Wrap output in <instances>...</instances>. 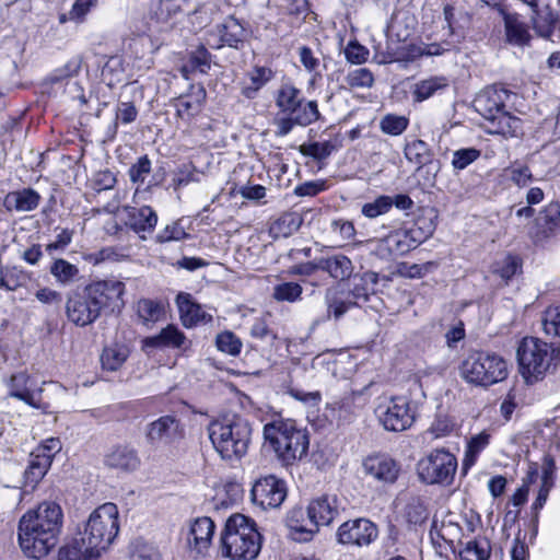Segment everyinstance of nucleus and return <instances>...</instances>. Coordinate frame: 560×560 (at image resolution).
Instances as JSON below:
<instances>
[{
	"label": "nucleus",
	"mask_w": 560,
	"mask_h": 560,
	"mask_svg": "<svg viewBox=\"0 0 560 560\" xmlns=\"http://www.w3.org/2000/svg\"><path fill=\"white\" fill-rule=\"evenodd\" d=\"M516 357L525 381L536 382L556 370L560 361V345L525 337L517 347Z\"/></svg>",
	"instance_id": "nucleus-5"
},
{
	"label": "nucleus",
	"mask_w": 560,
	"mask_h": 560,
	"mask_svg": "<svg viewBox=\"0 0 560 560\" xmlns=\"http://www.w3.org/2000/svg\"><path fill=\"white\" fill-rule=\"evenodd\" d=\"M289 115L293 117L295 122L300 126H308L318 120L320 116L317 102L305 101L304 98L301 100L294 112H291Z\"/></svg>",
	"instance_id": "nucleus-48"
},
{
	"label": "nucleus",
	"mask_w": 560,
	"mask_h": 560,
	"mask_svg": "<svg viewBox=\"0 0 560 560\" xmlns=\"http://www.w3.org/2000/svg\"><path fill=\"white\" fill-rule=\"evenodd\" d=\"M450 86V81L444 75H432L415 83L412 98L415 102H423L435 95L442 94Z\"/></svg>",
	"instance_id": "nucleus-30"
},
{
	"label": "nucleus",
	"mask_w": 560,
	"mask_h": 560,
	"mask_svg": "<svg viewBox=\"0 0 560 560\" xmlns=\"http://www.w3.org/2000/svg\"><path fill=\"white\" fill-rule=\"evenodd\" d=\"M302 219L295 213H284L271 223L269 232L273 238L288 237L299 230Z\"/></svg>",
	"instance_id": "nucleus-44"
},
{
	"label": "nucleus",
	"mask_w": 560,
	"mask_h": 560,
	"mask_svg": "<svg viewBox=\"0 0 560 560\" xmlns=\"http://www.w3.org/2000/svg\"><path fill=\"white\" fill-rule=\"evenodd\" d=\"M105 465L108 468L121 472H132L141 465L138 451L130 445H118L113 447L105 456Z\"/></svg>",
	"instance_id": "nucleus-20"
},
{
	"label": "nucleus",
	"mask_w": 560,
	"mask_h": 560,
	"mask_svg": "<svg viewBox=\"0 0 560 560\" xmlns=\"http://www.w3.org/2000/svg\"><path fill=\"white\" fill-rule=\"evenodd\" d=\"M346 82L351 88H371L374 83V77L369 69L358 68L347 74Z\"/></svg>",
	"instance_id": "nucleus-62"
},
{
	"label": "nucleus",
	"mask_w": 560,
	"mask_h": 560,
	"mask_svg": "<svg viewBox=\"0 0 560 560\" xmlns=\"http://www.w3.org/2000/svg\"><path fill=\"white\" fill-rule=\"evenodd\" d=\"M510 97L505 89L497 86L487 88L474 100V107L486 120L490 122V133L509 136L514 135L518 119L505 110V102Z\"/></svg>",
	"instance_id": "nucleus-8"
},
{
	"label": "nucleus",
	"mask_w": 560,
	"mask_h": 560,
	"mask_svg": "<svg viewBox=\"0 0 560 560\" xmlns=\"http://www.w3.org/2000/svg\"><path fill=\"white\" fill-rule=\"evenodd\" d=\"M377 418L386 431L402 432L409 429L415 416L406 397H393L376 409Z\"/></svg>",
	"instance_id": "nucleus-12"
},
{
	"label": "nucleus",
	"mask_w": 560,
	"mask_h": 560,
	"mask_svg": "<svg viewBox=\"0 0 560 560\" xmlns=\"http://www.w3.org/2000/svg\"><path fill=\"white\" fill-rule=\"evenodd\" d=\"M220 540L222 555L231 560H254L261 549L256 523L243 514H233L226 520Z\"/></svg>",
	"instance_id": "nucleus-4"
},
{
	"label": "nucleus",
	"mask_w": 560,
	"mask_h": 560,
	"mask_svg": "<svg viewBox=\"0 0 560 560\" xmlns=\"http://www.w3.org/2000/svg\"><path fill=\"white\" fill-rule=\"evenodd\" d=\"M480 155L481 151L476 148H462L455 150L452 154V167L455 172H460L477 161Z\"/></svg>",
	"instance_id": "nucleus-55"
},
{
	"label": "nucleus",
	"mask_w": 560,
	"mask_h": 560,
	"mask_svg": "<svg viewBox=\"0 0 560 560\" xmlns=\"http://www.w3.org/2000/svg\"><path fill=\"white\" fill-rule=\"evenodd\" d=\"M50 465L48 457L32 452L28 466L24 471L25 486L34 488L47 474Z\"/></svg>",
	"instance_id": "nucleus-38"
},
{
	"label": "nucleus",
	"mask_w": 560,
	"mask_h": 560,
	"mask_svg": "<svg viewBox=\"0 0 560 560\" xmlns=\"http://www.w3.org/2000/svg\"><path fill=\"white\" fill-rule=\"evenodd\" d=\"M541 324L547 336L560 338V305L547 308Z\"/></svg>",
	"instance_id": "nucleus-61"
},
{
	"label": "nucleus",
	"mask_w": 560,
	"mask_h": 560,
	"mask_svg": "<svg viewBox=\"0 0 560 560\" xmlns=\"http://www.w3.org/2000/svg\"><path fill=\"white\" fill-rule=\"evenodd\" d=\"M302 509H293L287 516V526L290 530V537L295 541H308L316 533V526L304 520Z\"/></svg>",
	"instance_id": "nucleus-31"
},
{
	"label": "nucleus",
	"mask_w": 560,
	"mask_h": 560,
	"mask_svg": "<svg viewBox=\"0 0 560 560\" xmlns=\"http://www.w3.org/2000/svg\"><path fill=\"white\" fill-rule=\"evenodd\" d=\"M219 43L212 45L213 48L229 46L238 49L243 45L246 32L243 25L233 16H229L224 22L218 25Z\"/></svg>",
	"instance_id": "nucleus-26"
},
{
	"label": "nucleus",
	"mask_w": 560,
	"mask_h": 560,
	"mask_svg": "<svg viewBox=\"0 0 560 560\" xmlns=\"http://www.w3.org/2000/svg\"><path fill=\"white\" fill-rule=\"evenodd\" d=\"M436 268V264L433 261H428L424 264H408L401 262L398 266V272L406 278H421L427 273L431 272Z\"/></svg>",
	"instance_id": "nucleus-63"
},
{
	"label": "nucleus",
	"mask_w": 560,
	"mask_h": 560,
	"mask_svg": "<svg viewBox=\"0 0 560 560\" xmlns=\"http://www.w3.org/2000/svg\"><path fill=\"white\" fill-rule=\"evenodd\" d=\"M138 117V109L132 102H119L115 110V121L113 124V136L117 133L118 122L124 125L133 122Z\"/></svg>",
	"instance_id": "nucleus-58"
},
{
	"label": "nucleus",
	"mask_w": 560,
	"mask_h": 560,
	"mask_svg": "<svg viewBox=\"0 0 560 560\" xmlns=\"http://www.w3.org/2000/svg\"><path fill=\"white\" fill-rule=\"evenodd\" d=\"M119 532V513L112 502L97 506L89 516L81 536L89 549L100 557L115 540Z\"/></svg>",
	"instance_id": "nucleus-9"
},
{
	"label": "nucleus",
	"mask_w": 560,
	"mask_h": 560,
	"mask_svg": "<svg viewBox=\"0 0 560 560\" xmlns=\"http://www.w3.org/2000/svg\"><path fill=\"white\" fill-rule=\"evenodd\" d=\"M2 270L3 290L5 291H15L25 287L31 280V275L16 266H2Z\"/></svg>",
	"instance_id": "nucleus-51"
},
{
	"label": "nucleus",
	"mask_w": 560,
	"mask_h": 560,
	"mask_svg": "<svg viewBox=\"0 0 560 560\" xmlns=\"http://www.w3.org/2000/svg\"><path fill=\"white\" fill-rule=\"evenodd\" d=\"M98 0H75L69 11V20L75 23H83L86 15L97 7Z\"/></svg>",
	"instance_id": "nucleus-64"
},
{
	"label": "nucleus",
	"mask_w": 560,
	"mask_h": 560,
	"mask_svg": "<svg viewBox=\"0 0 560 560\" xmlns=\"http://www.w3.org/2000/svg\"><path fill=\"white\" fill-rule=\"evenodd\" d=\"M63 525L61 506L44 501L20 518L18 538L22 551L30 558L46 557L58 544Z\"/></svg>",
	"instance_id": "nucleus-1"
},
{
	"label": "nucleus",
	"mask_w": 560,
	"mask_h": 560,
	"mask_svg": "<svg viewBox=\"0 0 560 560\" xmlns=\"http://www.w3.org/2000/svg\"><path fill=\"white\" fill-rule=\"evenodd\" d=\"M40 199L36 190L24 188L8 192L3 199V206L8 211L30 212L38 207Z\"/></svg>",
	"instance_id": "nucleus-27"
},
{
	"label": "nucleus",
	"mask_w": 560,
	"mask_h": 560,
	"mask_svg": "<svg viewBox=\"0 0 560 560\" xmlns=\"http://www.w3.org/2000/svg\"><path fill=\"white\" fill-rule=\"evenodd\" d=\"M129 355V350L124 345L106 347L101 355L102 366L108 371H117Z\"/></svg>",
	"instance_id": "nucleus-45"
},
{
	"label": "nucleus",
	"mask_w": 560,
	"mask_h": 560,
	"mask_svg": "<svg viewBox=\"0 0 560 560\" xmlns=\"http://www.w3.org/2000/svg\"><path fill=\"white\" fill-rule=\"evenodd\" d=\"M362 468L366 476L383 485L395 483L400 472V465L385 454L368 456L362 463Z\"/></svg>",
	"instance_id": "nucleus-16"
},
{
	"label": "nucleus",
	"mask_w": 560,
	"mask_h": 560,
	"mask_svg": "<svg viewBox=\"0 0 560 560\" xmlns=\"http://www.w3.org/2000/svg\"><path fill=\"white\" fill-rule=\"evenodd\" d=\"M97 557L93 549L88 548L82 536L68 541L58 551V560H91Z\"/></svg>",
	"instance_id": "nucleus-35"
},
{
	"label": "nucleus",
	"mask_w": 560,
	"mask_h": 560,
	"mask_svg": "<svg viewBox=\"0 0 560 560\" xmlns=\"http://www.w3.org/2000/svg\"><path fill=\"white\" fill-rule=\"evenodd\" d=\"M125 284L115 279L92 282L67 295L66 315L70 323L85 327L98 319L103 310L120 312L125 302Z\"/></svg>",
	"instance_id": "nucleus-2"
},
{
	"label": "nucleus",
	"mask_w": 560,
	"mask_h": 560,
	"mask_svg": "<svg viewBox=\"0 0 560 560\" xmlns=\"http://www.w3.org/2000/svg\"><path fill=\"white\" fill-rule=\"evenodd\" d=\"M560 231V205L550 202L546 206L535 219V231L533 237L536 242H541Z\"/></svg>",
	"instance_id": "nucleus-19"
},
{
	"label": "nucleus",
	"mask_w": 560,
	"mask_h": 560,
	"mask_svg": "<svg viewBox=\"0 0 560 560\" xmlns=\"http://www.w3.org/2000/svg\"><path fill=\"white\" fill-rule=\"evenodd\" d=\"M137 314L144 326L152 327L163 318L165 314L164 304L150 299H141L137 303Z\"/></svg>",
	"instance_id": "nucleus-36"
},
{
	"label": "nucleus",
	"mask_w": 560,
	"mask_h": 560,
	"mask_svg": "<svg viewBox=\"0 0 560 560\" xmlns=\"http://www.w3.org/2000/svg\"><path fill=\"white\" fill-rule=\"evenodd\" d=\"M189 0H158L152 7L147 22V33L150 37L170 32L174 22L173 19L182 12L183 7Z\"/></svg>",
	"instance_id": "nucleus-13"
},
{
	"label": "nucleus",
	"mask_w": 560,
	"mask_h": 560,
	"mask_svg": "<svg viewBox=\"0 0 560 560\" xmlns=\"http://www.w3.org/2000/svg\"><path fill=\"white\" fill-rule=\"evenodd\" d=\"M530 12V22L535 33L539 37L550 39L560 24V13L551 9L549 1Z\"/></svg>",
	"instance_id": "nucleus-21"
},
{
	"label": "nucleus",
	"mask_w": 560,
	"mask_h": 560,
	"mask_svg": "<svg viewBox=\"0 0 560 560\" xmlns=\"http://www.w3.org/2000/svg\"><path fill=\"white\" fill-rule=\"evenodd\" d=\"M185 431L180 420L174 415H165L145 425L147 444L161 453H173L176 445L184 439Z\"/></svg>",
	"instance_id": "nucleus-10"
},
{
	"label": "nucleus",
	"mask_w": 560,
	"mask_h": 560,
	"mask_svg": "<svg viewBox=\"0 0 560 560\" xmlns=\"http://www.w3.org/2000/svg\"><path fill=\"white\" fill-rule=\"evenodd\" d=\"M250 84L242 89V95L248 100L256 97L258 91L265 86L273 77V72L267 67H255L248 73Z\"/></svg>",
	"instance_id": "nucleus-43"
},
{
	"label": "nucleus",
	"mask_w": 560,
	"mask_h": 560,
	"mask_svg": "<svg viewBox=\"0 0 560 560\" xmlns=\"http://www.w3.org/2000/svg\"><path fill=\"white\" fill-rule=\"evenodd\" d=\"M354 285L350 292L353 299L368 301L371 294L376 292V284L378 282V275L373 271L364 272L359 278L354 279Z\"/></svg>",
	"instance_id": "nucleus-46"
},
{
	"label": "nucleus",
	"mask_w": 560,
	"mask_h": 560,
	"mask_svg": "<svg viewBox=\"0 0 560 560\" xmlns=\"http://www.w3.org/2000/svg\"><path fill=\"white\" fill-rule=\"evenodd\" d=\"M34 382L25 374L19 373L11 377L10 395L30 406L39 407L40 389H33Z\"/></svg>",
	"instance_id": "nucleus-29"
},
{
	"label": "nucleus",
	"mask_w": 560,
	"mask_h": 560,
	"mask_svg": "<svg viewBox=\"0 0 560 560\" xmlns=\"http://www.w3.org/2000/svg\"><path fill=\"white\" fill-rule=\"evenodd\" d=\"M302 98V92L298 88L290 83H284L278 90L276 105L280 112L289 115L291 112H294Z\"/></svg>",
	"instance_id": "nucleus-41"
},
{
	"label": "nucleus",
	"mask_w": 560,
	"mask_h": 560,
	"mask_svg": "<svg viewBox=\"0 0 560 560\" xmlns=\"http://www.w3.org/2000/svg\"><path fill=\"white\" fill-rule=\"evenodd\" d=\"M186 340L183 331L175 325H167L158 335L147 337L144 348H180Z\"/></svg>",
	"instance_id": "nucleus-32"
},
{
	"label": "nucleus",
	"mask_w": 560,
	"mask_h": 560,
	"mask_svg": "<svg viewBox=\"0 0 560 560\" xmlns=\"http://www.w3.org/2000/svg\"><path fill=\"white\" fill-rule=\"evenodd\" d=\"M459 375L470 385L488 387L506 378L508 364L497 353L474 351L462 361Z\"/></svg>",
	"instance_id": "nucleus-7"
},
{
	"label": "nucleus",
	"mask_w": 560,
	"mask_h": 560,
	"mask_svg": "<svg viewBox=\"0 0 560 560\" xmlns=\"http://www.w3.org/2000/svg\"><path fill=\"white\" fill-rule=\"evenodd\" d=\"M211 68V54L205 46H198L189 54L188 60L180 68L184 78L194 72L207 73Z\"/></svg>",
	"instance_id": "nucleus-34"
},
{
	"label": "nucleus",
	"mask_w": 560,
	"mask_h": 560,
	"mask_svg": "<svg viewBox=\"0 0 560 560\" xmlns=\"http://www.w3.org/2000/svg\"><path fill=\"white\" fill-rule=\"evenodd\" d=\"M489 443L490 434L486 431L470 438L463 459L464 472H467V470L476 464L479 454L489 445Z\"/></svg>",
	"instance_id": "nucleus-42"
},
{
	"label": "nucleus",
	"mask_w": 560,
	"mask_h": 560,
	"mask_svg": "<svg viewBox=\"0 0 560 560\" xmlns=\"http://www.w3.org/2000/svg\"><path fill=\"white\" fill-rule=\"evenodd\" d=\"M387 243L390 246L394 255H404L411 249L416 248L422 243L427 236L421 235L420 237H412L404 230L395 231L386 236Z\"/></svg>",
	"instance_id": "nucleus-40"
},
{
	"label": "nucleus",
	"mask_w": 560,
	"mask_h": 560,
	"mask_svg": "<svg viewBox=\"0 0 560 560\" xmlns=\"http://www.w3.org/2000/svg\"><path fill=\"white\" fill-rule=\"evenodd\" d=\"M336 150L331 141L303 143L299 147L302 155L316 161L326 160Z\"/></svg>",
	"instance_id": "nucleus-52"
},
{
	"label": "nucleus",
	"mask_w": 560,
	"mask_h": 560,
	"mask_svg": "<svg viewBox=\"0 0 560 560\" xmlns=\"http://www.w3.org/2000/svg\"><path fill=\"white\" fill-rule=\"evenodd\" d=\"M206 90L202 85H191L190 94L186 96H180L177 100L176 108L178 115H190L194 113H198L206 100Z\"/></svg>",
	"instance_id": "nucleus-39"
},
{
	"label": "nucleus",
	"mask_w": 560,
	"mask_h": 560,
	"mask_svg": "<svg viewBox=\"0 0 560 560\" xmlns=\"http://www.w3.org/2000/svg\"><path fill=\"white\" fill-rule=\"evenodd\" d=\"M48 270L55 281L62 287L70 285L80 279V270L78 266L63 258L52 257V261Z\"/></svg>",
	"instance_id": "nucleus-33"
},
{
	"label": "nucleus",
	"mask_w": 560,
	"mask_h": 560,
	"mask_svg": "<svg viewBox=\"0 0 560 560\" xmlns=\"http://www.w3.org/2000/svg\"><path fill=\"white\" fill-rule=\"evenodd\" d=\"M262 434L265 445L275 452L283 465H292L307 454V431L292 419H277L266 423Z\"/></svg>",
	"instance_id": "nucleus-3"
},
{
	"label": "nucleus",
	"mask_w": 560,
	"mask_h": 560,
	"mask_svg": "<svg viewBox=\"0 0 560 560\" xmlns=\"http://www.w3.org/2000/svg\"><path fill=\"white\" fill-rule=\"evenodd\" d=\"M489 557L490 545L487 540L468 541L460 551V560H488Z\"/></svg>",
	"instance_id": "nucleus-57"
},
{
	"label": "nucleus",
	"mask_w": 560,
	"mask_h": 560,
	"mask_svg": "<svg viewBox=\"0 0 560 560\" xmlns=\"http://www.w3.org/2000/svg\"><path fill=\"white\" fill-rule=\"evenodd\" d=\"M498 12L503 20L506 43L517 47L529 46L532 35L521 14L508 12L504 8H498Z\"/></svg>",
	"instance_id": "nucleus-17"
},
{
	"label": "nucleus",
	"mask_w": 560,
	"mask_h": 560,
	"mask_svg": "<svg viewBox=\"0 0 560 560\" xmlns=\"http://www.w3.org/2000/svg\"><path fill=\"white\" fill-rule=\"evenodd\" d=\"M521 268V262L516 256L506 255L492 265V272L502 280L509 281Z\"/></svg>",
	"instance_id": "nucleus-54"
},
{
	"label": "nucleus",
	"mask_w": 560,
	"mask_h": 560,
	"mask_svg": "<svg viewBox=\"0 0 560 560\" xmlns=\"http://www.w3.org/2000/svg\"><path fill=\"white\" fill-rule=\"evenodd\" d=\"M102 78L109 88L125 81V68L121 57H110L102 69Z\"/></svg>",
	"instance_id": "nucleus-49"
},
{
	"label": "nucleus",
	"mask_w": 560,
	"mask_h": 560,
	"mask_svg": "<svg viewBox=\"0 0 560 560\" xmlns=\"http://www.w3.org/2000/svg\"><path fill=\"white\" fill-rule=\"evenodd\" d=\"M456 469V457L445 450H434L417 464L420 480L428 485H451Z\"/></svg>",
	"instance_id": "nucleus-11"
},
{
	"label": "nucleus",
	"mask_w": 560,
	"mask_h": 560,
	"mask_svg": "<svg viewBox=\"0 0 560 560\" xmlns=\"http://www.w3.org/2000/svg\"><path fill=\"white\" fill-rule=\"evenodd\" d=\"M315 267L327 272L335 280H347L353 272L350 258L343 254H332L315 259Z\"/></svg>",
	"instance_id": "nucleus-23"
},
{
	"label": "nucleus",
	"mask_w": 560,
	"mask_h": 560,
	"mask_svg": "<svg viewBox=\"0 0 560 560\" xmlns=\"http://www.w3.org/2000/svg\"><path fill=\"white\" fill-rule=\"evenodd\" d=\"M303 289L296 282H283L273 288L272 296L277 301L296 302L301 299Z\"/></svg>",
	"instance_id": "nucleus-59"
},
{
	"label": "nucleus",
	"mask_w": 560,
	"mask_h": 560,
	"mask_svg": "<svg viewBox=\"0 0 560 560\" xmlns=\"http://www.w3.org/2000/svg\"><path fill=\"white\" fill-rule=\"evenodd\" d=\"M208 432L214 450L222 459L236 462L246 455L252 436V427L246 419L233 417L213 421Z\"/></svg>",
	"instance_id": "nucleus-6"
},
{
	"label": "nucleus",
	"mask_w": 560,
	"mask_h": 560,
	"mask_svg": "<svg viewBox=\"0 0 560 560\" xmlns=\"http://www.w3.org/2000/svg\"><path fill=\"white\" fill-rule=\"evenodd\" d=\"M377 536V526L368 518L349 520L337 530L339 544L358 547L371 545Z\"/></svg>",
	"instance_id": "nucleus-14"
},
{
	"label": "nucleus",
	"mask_w": 560,
	"mask_h": 560,
	"mask_svg": "<svg viewBox=\"0 0 560 560\" xmlns=\"http://www.w3.org/2000/svg\"><path fill=\"white\" fill-rule=\"evenodd\" d=\"M408 124L409 120L405 116L388 114L382 118L380 128L384 133L399 136L407 129Z\"/></svg>",
	"instance_id": "nucleus-60"
},
{
	"label": "nucleus",
	"mask_w": 560,
	"mask_h": 560,
	"mask_svg": "<svg viewBox=\"0 0 560 560\" xmlns=\"http://www.w3.org/2000/svg\"><path fill=\"white\" fill-rule=\"evenodd\" d=\"M126 224L136 233H151L156 226L158 214L149 206L140 208L125 207Z\"/></svg>",
	"instance_id": "nucleus-25"
},
{
	"label": "nucleus",
	"mask_w": 560,
	"mask_h": 560,
	"mask_svg": "<svg viewBox=\"0 0 560 560\" xmlns=\"http://www.w3.org/2000/svg\"><path fill=\"white\" fill-rule=\"evenodd\" d=\"M82 63V56H73L62 67L55 69L47 78V81L54 84L77 77L81 71Z\"/></svg>",
	"instance_id": "nucleus-50"
},
{
	"label": "nucleus",
	"mask_w": 560,
	"mask_h": 560,
	"mask_svg": "<svg viewBox=\"0 0 560 560\" xmlns=\"http://www.w3.org/2000/svg\"><path fill=\"white\" fill-rule=\"evenodd\" d=\"M360 399V395L350 393L331 404L332 416L338 425L350 424L357 419L362 408V405L359 404Z\"/></svg>",
	"instance_id": "nucleus-28"
},
{
	"label": "nucleus",
	"mask_w": 560,
	"mask_h": 560,
	"mask_svg": "<svg viewBox=\"0 0 560 560\" xmlns=\"http://www.w3.org/2000/svg\"><path fill=\"white\" fill-rule=\"evenodd\" d=\"M176 304L180 320L187 328L212 320V316L206 313L199 304L195 303L188 293H179L176 298Z\"/></svg>",
	"instance_id": "nucleus-22"
},
{
	"label": "nucleus",
	"mask_w": 560,
	"mask_h": 560,
	"mask_svg": "<svg viewBox=\"0 0 560 560\" xmlns=\"http://www.w3.org/2000/svg\"><path fill=\"white\" fill-rule=\"evenodd\" d=\"M338 514L337 498L324 494L312 500L307 506L308 523L316 526L329 525Z\"/></svg>",
	"instance_id": "nucleus-18"
},
{
	"label": "nucleus",
	"mask_w": 560,
	"mask_h": 560,
	"mask_svg": "<svg viewBox=\"0 0 560 560\" xmlns=\"http://www.w3.org/2000/svg\"><path fill=\"white\" fill-rule=\"evenodd\" d=\"M404 152L406 159L418 167L429 164L432 160L431 150L423 140L408 142Z\"/></svg>",
	"instance_id": "nucleus-47"
},
{
	"label": "nucleus",
	"mask_w": 560,
	"mask_h": 560,
	"mask_svg": "<svg viewBox=\"0 0 560 560\" xmlns=\"http://www.w3.org/2000/svg\"><path fill=\"white\" fill-rule=\"evenodd\" d=\"M215 525L210 517L203 516L197 518L190 526L187 534V542L190 548L198 553L207 550L211 544Z\"/></svg>",
	"instance_id": "nucleus-24"
},
{
	"label": "nucleus",
	"mask_w": 560,
	"mask_h": 560,
	"mask_svg": "<svg viewBox=\"0 0 560 560\" xmlns=\"http://www.w3.org/2000/svg\"><path fill=\"white\" fill-rule=\"evenodd\" d=\"M215 346L219 351L237 357L241 353L243 343L234 332L225 330L217 335Z\"/></svg>",
	"instance_id": "nucleus-53"
},
{
	"label": "nucleus",
	"mask_w": 560,
	"mask_h": 560,
	"mask_svg": "<svg viewBox=\"0 0 560 560\" xmlns=\"http://www.w3.org/2000/svg\"><path fill=\"white\" fill-rule=\"evenodd\" d=\"M325 303L327 305V313L323 318L315 319L311 329L313 330L319 323L328 319L332 313L335 318L341 317L348 310L355 305V302L350 300H342L337 296V291L328 289L325 294Z\"/></svg>",
	"instance_id": "nucleus-37"
},
{
	"label": "nucleus",
	"mask_w": 560,
	"mask_h": 560,
	"mask_svg": "<svg viewBox=\"0 0 560 560\" xmlns=\"http://www.w3.org/2000/svg\"><path fill=\"white\" fill-rule=\"evenodd\" d=\"M285 497L284 481L272 475L258 479L252 488V500L262 510L280 506Z\"/></svg>",
	"instance_id": "nucleus-15"
},
{
	"label": "nucleus",
	"mask_w": 560,
	"mask_h": 560,
	"mask_svg": "<svg viewBox=\"0 0 560 560\" xmlns=\"http://www.w3.org/2000/svg\"><path fill=\"white\" fill-rule=\"evenodd\" d=\"M393 197L380 196L375 200L364 203L362 206L361 213L369 219H375L387 213L393 208Z\"/></svg>",
	"instance_id": "nucleus-56"
}]
</instances>
